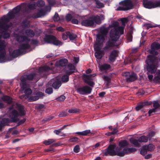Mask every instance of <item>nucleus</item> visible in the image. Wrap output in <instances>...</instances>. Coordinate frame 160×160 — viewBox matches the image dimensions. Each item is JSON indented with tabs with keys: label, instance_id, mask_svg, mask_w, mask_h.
I'll list each match as a JSON object with an SVG mask.
<instances>
[{
	"label": "nucleus",
	"instance_id": "nucleus-1",
	"mask_svg": "<svg viewBox=\"0 0 160 160\" xmlns=\"http://www.w3.org/2000/svg\"><path fill=\"white\" fill-rule=\"evenodd\" d=\"M119 22L112 21L107 28L102 27L100 28V34L97 36L96 42L94 48L96 52L95 53V57L98 59L102 57V54H104V51L108 50L110 48L118 46L115 44L120 35L124 33V27L119 26Z\"/></svg>",
	"mask_w": 160,
	"mask_h": 160
},
{
	"label": "nucleus",
	"instance_id": "nucleus-2",
	"mask_svg": "<svg viewBox=\"0 0 160 160\" xmlns=\"http://www.w3.org/2000/svg\"><path fill=\"white\" fill-rule=\"evenodd\" d=\"M146 62L147 64V74L149 81L160 82V71H157L158 67L157 58L153 55H148Z\"/></svg>",
	"mask_w": 160,
	"mask_h": 160
},
{
	"label": "nucleus",
	"instance_id": "nucleus-3",
	"mask_svg": "<svg viewBox=\"0 0 160 160\" xmlns=\"http://www.w3.org/2000/svg\"><path fill=\"white\" fill-rule=\"evenodd\" d=\"M34 33L32 30L30 29L24 30L19 35H16L15 36L19 42H23L19 49L15 50L12 53V56L17 57L21 54V51L28 49L30 47L29 42H30L28 37H32L34 35Z\"/></svg>",
	"mask_w": 160,
	"mask_h": 160
},
{
	"label": "nucleus",
	"instance_id": "nucleus-4",
	"mask_svg": "<svg viewBox=\"0 0 160 160\" xmlns=\"http://www.w3.org/2000/svg\"><path fill=\"white\" fill-rule=\"evenodd\" d=\"M14 109L9 115V118L12 122H16L18 120V117L24 115L25 113L24 107L21 105L15 103L10 108V111Z\"/></svg>",
	"mask_w": 160,
	"mask_h": 160
},
{
	"label": "nucleus",
	"instance_id": "nucleus-5",
	"mask_svg": "<svg viewBox=\"0 0 160 160\" xmlns=\"http://www.w3.org/2000/svg\"><path fill=\"white\" fill-rule=\"evenodd\" d=\"M133 0H125L119 2L121 5L116 10L117 11H126L132 8L134 5Z\"/></svg>",
	"mask_w": 160,
	"mask_h": 160
},
{
	"label": "nucleus",
	"instance_id": "nucleus-6",
	"mask_svg": "<svg viewBox=\"0 0 160 160\" xmlns=\"http://www.w3.org/2000/svg\"><path fill=\"white\" fill-rule=\"evenodd\" d=\"M22 8V6H17L14 8L12 12H9L7 16H3L0 20L3 22H8L9 19L13 18L15 15L18 14Z\"/></svg>",
	"mask_w": 160,
	"mask_h": 160
},
{
	"label": "nucleus",
	"instance_id": "nucleus-7",
	"mask_svg": "<svg viewBox=\"0 0 160 160\" xmlns=\"http://www.w3.org/2000/svg\"><path fill=\"white\" fill-rule=\"evenodd\" d=\"M103 153L106 155H109L110 156H115L117 155L119 152H121L120 151V148L118 147H116L115 145H110L108 148L105 149L103 151Z\"/></svg>",
	"mask_w": 160,
	"mask_h": 160
},
{
	"label": "nucleus",
	"instance_id": "nucleus-8",
	"mask_svg": "<svg viewBox=\"0 0 160 160\" xmlns=\"http://www.w3.org/2000/svg\"><path fill=\"white\" fill-rule=\"evenodd\" d=\"M1 19H0V20ZM8 22H2L0 20V33L2 34L3 38H7L9 37V34L6 32L7 29L11 26H8L7 23Z\"/></svg>",
	"mask_w": 160,
	"mask_h": 160
},
{
	"label": "nucleus",
	"instance_id": "nucleus-9",
	"mask_svg": "<svg viewBox=\"0 0 160 160\" xmlns=\"http://www.w3.org/2000/svg\"><path fill=\"white\" fill-rule=\"evenodd\" d=\"M44 41L47 43H52L53 44L58 46L61 45L62 43L57 40L55 37L52 36H47L44 38Z\"/></svg>",
	"mask_w": 160,
	"mask_h": 160
},
{
	"label": "nucleus",
	"instance_id": "nucleus-10",
	"mask_svg": "<svg viewBox=\"0 0 160 160\" xmlns=\"http://www.w3.org/2000/svg\"><path fill=\"white\" fill-rule=\"evenodd\" d=\"M143 4L144 7L149 9L158 7V1H148V0H143Z\"/></svg>",
	"mask_w": 160,
	"mask_h": 160
},
{
	"label": "nucleus",
	"instance_id": "nucleus-11",
	"mask_svg": "<svg viewBox=\"0 0 160 160\" xmlns=\"http://www.w3.org/2000/svg\"><path fill=\"white\" fill-rule=\"evenodd\" d=\"M122 75L123 76L126 77V79L127 81L132 82L137 78L136 74L133 72L130 74L129 72H124L122 73Z\"/></svg>",
	"mask_w": 160,
	"mask_h": 160
},
{
	"label": "nucleus",
	"instance_id": "nucleus-12",
	"mask_svg": "<svg viewBox=\"0 0 160 160\" xmlns=\"http://www.w3.org/2000/svg\"><path fill=\"white\" fill-rule=\"evenodd\" d=\"M48 84L52 87L55 89H58L61 85L60 79L58 78H56L51 80L49 82Z\"/></svg>",
	"mask_w": 160,
	"mask_h": 160
},
{
	"label": "nucleus",
	"instance_id": "nucleus-13",
	"mask_svg": "<svg viewBox=\"0 0 160 160\" xmlns=\"http://www.w3.org/2000/svg\"><path fill=\"white\" fill-rule=\"evenodd\" d=\"M70 71L68 72V75H64L62 76V81L63 82H67L68 80V75L74 72L75 67L72 64H69L68 66Z\"/></svg>",
	"mask_w": 160,
	"mask_h": 160
},
{
	"label": "nucleus",
	"instance_id": "nucleus-14",
	"mask_svg": "<svg viewBox=\"0 0 160 160\" xmlns=\"http://www.w3.org/2000/svg\"><path fill=\"white\" fill-rule=\"evenodd\" d=\"M91 90L90 87L86 86L78 88L77 91L79 94L83 95L90 93Z\"/></svg>",
	"mask_w": 160,
	"mask_h": 160
},
{
	"label": "nucleus",
	"instance_id": "nucleus-15",
	"mask_svg": "<svg viewBox=\"0 0 160 160\" xmlns=\"http://www.w3.org/2000/svg\"><path fill=\"white\" fill-rule=\"evenodd\" d=\"M96 75L95 74H90L88 75H84L83 76V78L84 82L90 86H92L94 84L93 82L91 81L92 78L94 77Z\"/></svg>",
	"mask_w": 160,
	"mask_h": 160
},
{
	"label": "nucleus",
	"instance_id": "nucleus-16",
	"mask_svg": "<svg viewBox=\"0 0 160 160\" xmlns=\"http://www.w3.org/2000/svg\"><path fill=\"white\" fill-rule=\"evenodd\" d=\"M137 151V149L133 148H126L124 149L121 152L118 153V156L120 157L123 156L125 154L132 152Z\"/></svg>",
	"mask_w": 160,
	"mask_h": 160
},
{
	"label": "nucleus",
	"instance_id": "nucleus-17",
	"mask_svg": "<svg viewBox=\"0 0 160 160\" xmlns=\"http://www.w3.org/2000/svg\"><path fill=\"white\" fill-rule=\"evenodd\" d=\"M160 45L159 44L154 42L151 46V50L150 52L151 54L154 55H156L158 54V52L157 50L160 48Z\"/></svg>",
	"mask_w": 160,
	"mask_h": 160
},
{
	"label": "nucleus",
	"instance_id": "nucleus-18",
	"mask_svg": "<svg viewBox=\"0 0 160 160\" xmlns=\"http://www.w3.org/2000/svg\"><path fill=\"white\" fill-rule=\"evenodd\" d=\"M45 4L44 2L42 0L38 1L36 4L35 2H32L28 5V7L30 9H33L35 8L36 6L38 7H42Z\"/></svg>",
	"mask_w": 160,
	"mask_h": 160
},
{
	"label": "nucleus",
	"instance_id": "nucleus-19",
	"mask_svg": "<svg viewBox=\"0 0 160 160\" xmlns=\"http://www.w3.org/2000/svg\"><path fill=\"white\" fill-rule=\"evenodd\" d=\"M21 88L20 91L22 93L24 91V92L25 94V96L32 93V91L30 88L26 89V85L25 83H21Z\"/></svg>",
	"mask_w": 160,
	"mask_h": 160
},
{
	"label": "nucleus",
	"instance_id": "nucleus-20",
	"mask_svg": "<svg viewBox=\"0 0 160 160\" xmlns=\"http://www.w3.org/2000/svg\"><path fill=\"white\" fill-rule=\"evenodd\" d=\"M118 51L114 50L112 51L109 57V60L110 62H114L117 58L118 56Z\"/></svg>",
	"mask_w": 160,
	"mask_h": 160
},
{
	"label": "nucleus",
	"instance_id": "nucleus-21",
	"mask_svg": "<svg viewBox=\"0 0 160 160\" xmlns=\"http://www.w3.org/2000/svg\"><path fill=\"white\" fill-rule=\"evenodd\" d=\"M35 76V75L34 74H31L28 76L24 75L22 76L21 78V83H25L27 80H31Z\"/></svg>",
	"mask_w": 160,
	"mask_h": 160
},
{
	"label": "nucleus",
	"instance_id": "nucleus-22",
	"mask_svg": "<svg viewBox=\"0 0 160 160\" xmlns=\"http://www.w3.org/2000/svg\"><path fill=\"white\" fill-rule=\"evenodd\" d=\"M68 61L66 59H62L58 61H57L56 62V65H57L56 68L57 69L59 68V67H64L66 66L68 64Z\"/></svg>",
	"mask_w": 160,
	"mask_h": 160
},
{
	"label": "nucleus",
	"instance_id": "nucleus-23",
	"mask_svg": "<svg viewBox=\"0 0 160 160\" xmlns=\"http://www.w3.org/2000/svg\"><path fill=\"white\" fill-rule=\"evenodd\" d=\"M43 96V93L42 92H38L35 96H33L29 98L28 99L29 101L32 102L38 100L39 98L42 97Z\"/></svg>",
	"mask_w": 160,
	"mask_h": 160
},
{
	"label": "nucleus",
	"instance_id": "nucleus-24",
	"mask_svg": "<svg viewBox=\"0 0 160 160\" xmlns=\"http://www.w3.org/2000/svg\"><path fill=\"white\" fill-rule=\"evenodd\" d=\"M82 25L88 27L92 26L94 24V22L92 20L89 19L83 20L81 22Z\"/></svg>",
	"mask_w": 160,
	"mask_h": 160
},
{
	"label": "nucleus",
	"instance_id": "nucleus-25",
	"mask_svg": "<svg viewBox=\"0 0 160 160\" xmlns=\"http://www.w3.org/2000/svg\"><path fill=\"white\" fill-rule=\"evenodd\" d=\"M104 17L103 15H101L100 16H97L94 18L95 22L97 24H100L102 20L104 19Z\"/></svg>",
	"mask_w": 160,
	"mask_h": 160
},
{
	"label": "nucleus",
	"instance_id": "nucleus-26",
	"mask_svg": "<svg viewBox=\"0 0 160 160\" xmlns=\"http://www.w3.org/2000/svg\"><path fill=\"white\" fill-rule=\"evenodd\" d=\"M110 67V65L108 64H104L99 66V68L102 71H106L109 70Z\"/></svg>",
	"mask_w": 160,
	"mask_h": 160
},
{
	"label": "nucleus",
	"instance_id": "nucleus-27",
	"mask_svg": "<svg viewBox=\"0 0 160 160\" xmlns=\"http://www.w3.org/2000/svg\"><path fill=\"white\" fill-rule=\"evenodd\" d=\"M78 15L77 14H68L66 15V18L67 20L69 21L71 20L73 18H78Z\"/></svg>",
	"mask_w": 160,
	"mask_h": 160
},
{
	"label": "nucleus",
	"instance_id": "nucleus-28",
	"mask_svg": "<svg viewBox=\"0 0 160 160\" xmlns=\"http://www.w3.org/2000/svg\"><path fill=\"white\" fill-rule=\"evenodd\" d=\"M128 142L126 140L122 141L119 142V146L120 147L118 148H120V151L121 150V148L126 146H128Z\"/></svg>",
	"mask_w": 160,
	"mask_h": 160
},
{
	"label": "nucleus",
	"instance_id": "nucleus-29",
	"mask_svg": "<svg viewBox=\"0 0 160 160\" xmlns=\"http://www.w3.org/2000/svg\"><path fill=\"white\" fill-rule=\"evenodd\" d=\"M148 137L145 136H142L138 138V141L140 142H146L148 141Z\"/></svg>",
	"mask_w": 160,
	"mask_h": 160
},
{
	"label": "nucleus",
	"instance_id": "nucleus-30",
	"mask_svg": "<svg viewBox=\"0 0 160 160\" xmlns=\"http://www.w3.org/2000/svg\"><path fill=\"white\" fill-rule=\"evenodd\" d=\"M2 99L7 103H9L12 102V99L9 96H4L2 98Z\"/></svg>",
	"mask_w": 160,
	"mask_h": 160
},
{
	"label": "nucleus",
	"instance_id": "nucleus-31",
	"mask_svg": "<svg viewBox=\"0 0 160 160\" xmlns=\"http://www.w3.org/2000/svg\"><path fill=\"white\" fill-rule=\"evenodd\" d=\"M56 141V140L54 139H48L47 140L44 141L43 143L46 145H48L53 143Z\"/></svg>",
	"mask_w": 160,
	"mask_h": 160
},
{
	"label": "nucleus",
	"instance_id": "nucleus-32",
	"mask_svg": "<svg viewBox=\"0 0 160 160\" xmlns=\"http://www.w3.org/2000/svg\"><path fill=\"white\" fill-rule=\"evenodd\" d=\"M130 142L134 146H139L138 141L133 138H131L130 139Z\"/></svg>",
	"mask_w": 160,
	"mask_h": 160
},
{
	"label": "nucleus",
	"instance_id": "nucleus-33",
	"mask_svg": "<svg viewBox=\"0 0 160 160\" xmlns=\"http://www.w3.org/2000/svg\"><path fill=\"white\" fill-rule=\"evenodd\" d=\"M50 69V68L48 67L45 66L43 67H42L40 68L39 69V71L40 72H45L49 71Z\"/></svg>",
	"mask_w": 160,
	"mask_h": 160
},
{
	"label": "nucleus",
	"instance_id": "nucleus-34",
	"mask_svg": "<svg viewBox=\"0 0 160 160\" xmlns=\"http://www.w3.org/2000/svg\"><path fill=\"white\" fill-rule=\"evenodd\" d=\"M147 151L146 146H144L142 147L140 151V153L142 155H144L147 153Z\"/></svg>",
	"mask_w": 160,
	"mask_h": 160
},
{
	"label": "nucleus",
	"instance_id": "nucleus-35",
	"mask_svg": "<svg viewBox=\"0 0 160 160\" xmlns=\"http://www.w3.org/2000/svg\"><path fill=\"white\" fill-rule=\"evenodd\" d=\"M146 147L148 151H150L153 150L155 148V146L152 144H150L147 146H146Z\"/></svg>",
	"mask_w": 160,
	"mask_h": 160
},
{
	"label": "nucleus",
	"instance_id": "nucleus-36",
	"mask_svg": "<svg viewBox=\"0 0 160 160\" xmlns=\"http://www.w3.org/2000/svg\"><path fill=\"white\" fill-rule=\"evenodd\" d=\"M132 32H130L128 33L126 36L127 40L128 42L132 41Z\"/></svg>",
	"mask_w": 160,
	"mask_h": 160
},
{
	"label": "nucleus",
	"instance_id": "nucleus-37",
	"mask_svg": "<svg viewBox=\"0 0 160 160\" xmlns=\"http://www.w3.org/2000/svg\"><path fill=\"white\" fill-rule=\"evenodd\" d=\"M10 120L8 118H3L1 121V123L4 125H7L10 122Z\"/></svg>",
	"mask_w": 160,
	"mask_h": 160
},
{
	"label": "nucleus",
	"instance_id": "nucleus-38",
	"mask_svg": "<svg viewBox=\"0 0 160 160\" xmlns=\"http://www.w3.org/2000/svg\"><path fill=\"white\" fill-rule=\"evenodd\" d=\"M69 32H66L65 33H63L62 35V39L63 40H66L69 37Z\"/></svg>",
	"mask_w": 160,
	"mask_h": 160
},
{
	"label": "nucleus",
	"instance_id": "nucleus-39",
	"mask_svg": "<svg viewBox=\"0 0 160 160\" xmlns=\"http://www.w3.org/2000/svg\"><path fill=\"white\" fill-rule=\"evenodd\" d=\"M96 7L98 8H103L104 6V5L103 3L100 2L98 1H96Z\"/></svg>",
	"mask_w": 160,
	"mask_h": 160
},
{
	"label": "nucleus",
	"instance_id": "nucleus-40",
	"mask_svg": "<svg viewBox=\"0 0 160 160\" xmlns=\"http://www.w3.org/2000/svg\"><path fill=\"white\" fill-rule=\"evenodd\" d=\"M90 133L92 134V133L91 132L90 130H87L82 131V136H87Z\"/></svg>",
	"mask_w": 160,
	"mask_h": 160
},
{
	"label": "nucleus",
	"instance_id": "nucleus-41",
	"mask_svg": "<svg viewBox=\"0 0 160 160\" xmlns=\"http://www.w3.org/2000/svg\"><path fill=\"white\" fill-rule=\"evenodd\" d=\"M59 20L60 18L58 14L57 13H55L53 17V20L54 21L57 22Z\"/></svg>",
	"mask_w": 160,
	"mask_h": 160
},
{
	"label": "nucleus",
	"instance_id": "nucleus-42",
	"mask_svg": "<svg viewBox=\"0 0 160 160\" xmlns=\"http://www.w3.org/2000/svg\"><path fill=\"white\" fill-rule=\"evenodd\" d=\"M79 111V109L76 108H73L69 109L68 112L70 113H76Z\"/></svg>",
	"mask_w": 160,
	"mask_h": 160
},
{
	"label": "nucleus",
	"instance_id": "nucleus-43",
	"mask_svg": "<svg viewBox=\"0 0 160 160\" xmlns=\"http://www.w3.org/2000/svg\"><path fill=\"white\" fill-rule=\"evenodd\" d=\"M121 20L122 22V25L124 26L126 24L128 21V19L127 18H122Z\"/></svg>",
	"mask_w": 160,
	"mask_h": 160
},
{
	"label": "nucleus",
	"instance_id": "nucleus-44",
	"mask_svg": "<svg viewBox=\"0 0 160 160\" xmlns=\"http://www.w3.org/2000/svg\"><path fill=\"white\" fill-rule=\"evenodd\" d=\"M77 37V36L74 34H71L69 32V38L71 40H74Z\"/></svg>",
	"mask_w": 160,
	"mask_h": 160
},
{
	"label": "nucleus",
	"instance_id": "nucleus-45",
	"mask_svg": "<svg viewBox=\"0 0 160 160\" xmlns=\"http://www.w3.org/2000/svg\"><path fill=\"white\" fill-rule=\"evenodd\" d=\"M144 106V104L142 103L138 105L136 107V109L137 111H138L140 110L141 109L143 108Z\"/></svg>",
	"mask_w": 160,
	"mask_h": 160
},
{
	"label": "nucleus",
	"instance_id": "nucleus-46",
	"mask_svg": "<svg viewBox=\"0 0 160 160\" xmlns=\"http://www.w3.org/2000/svg\"><path fill=\"white\" fill-rule=\"evenodd\" d=\"M73 151L76 153L79 152L80 151V147L79 146L77 145L75 146L73 148Z\"/></svg>",
	"mask_w": 160,
	"mask_h": 160
},
{
	"label": "nucleus",
	"instance_id": "nucleus-47",
	"mask_svg": "<svg viewBox=\"0 0 160 160\" xmlns=\"http://www.w3.org/2000/svg\"><path fill=\"white\" fill-rule=\"evenodd\" d=\"M52 89L51 88H49L46 89V92L48 94H50L52 92Z\"/></svg>",
	"mask_w": 160,
	"mask_h": 160
},
{
	"label": "nucleus",
	"instance_id": "nucleus-48",
	"mask_svg": "<svg viewBox=\"0 0 160 160\" xmlns=\"http://www.w3.org/2000/svg\"><path fill=\"white\" fill-rule=\"evenodd\" d=\"M153 107L156 110V109L160 107V105L158 102H154L153 103Z\"/></svg>",
	"mask_w": 160,
	"mask_h": 160
},
{
	"label": "nucleus",
	"instance_id": "nucleus-49",
	"mask_svg": "<svg viewBox=\"0 0 160 160\" xmlns=\"http://www.w3.org/2000/svg\"><path fill=\"white\" fill-rule=\"evenodd\" d=\"M65 99V97L63 95H62L58 98H57V100L59 101H63Z\"/></svg>",
	"mask_w": 160,
	"mask_h": 160
},
{
	"label": "nucleus",
	"instance_id": "nucleus-50",
	"mask_svg": "<svg viewBox=\"0 0 160 160\" xmlns=\"http://www.w3.org/2000/svg\"><path fill=\"white\" fill-rule=\"evenodd\" d=\"M67 112L65 111L61 112L59 114V116L60 117L66 116L67 115Z\"/></svg>",
	"mask_w": 160,
	"mask_h": 160
},
{
	"label": "nucleus",
	"instance_id": "nucleus-51",
	"mask_svg": "<svg viewBox=\"0 0 160 160\" xmlns=\"http://www.w3.org/2000/svg\"><path fill=\"white\" fill-rule=\"evenodd\" d=\"M78 138L77 137H74L71 138L69 139V141L70 142H78Z\"/></svg>",
	"mask_w": 160,
	"mask_h": 160
},
{
	"label": "nucleus",
	"instance_id": "nucleus-52",
	"mask_svg": "<svg viewBox=\"0 0 160 160\" xmlns=\"http://www.w3.org/2000/svg\"><path fill=\"white\" fill-rule=\"evenodd\" d=\"M155 132L153 131L150 132L148 135V137L149 139H150L155 135Z\"/></svg>",
	"mask_w": 160,
	"mask_h": 160
},
{
	"label": "nucleus",
	"instance_id": "nucleus-53",
	"mask_svg": "<svg viewBox=\"0 0 160 160\" xmlns=\"http://www.w3.org/2000/svg\"><path fill=\"white\" fill-rule=\"evenodd\" d=\"M156 111V110L154 108L150 109L148 112L149 116H150L152 113H154Z\"/></svg>",
	"mask_w": 160,
	"mask_h": 160
},
{
	"label": "nucleus",
	"instance_id": "nucleus-54",
	"mask_svg": "<svg viewBox=\"0 0 160 160\" xmlns=\"http://www.w3.org/2000/svg\"><path fill=\"white\" fill-rule=\"evenodd\" d=\"M74 18H73L72 19V23L75 24H78V21L77 19H74Z\"/></svg>",
	"mask_w": 160,
	"mask_h": 160
},
{
	"label": "nucleus",
	"instance_id": "nucleus-55",
	"mask_svg": "<svg viewBox=\"0 0 160 160\" xmlns=\"http://www.w3.org/2000/svg\"><path fill=\"white\" fill-rule=\"evenodd\" d=\"M61 132V131L60 129H58V130H55L54 131V132L55 133L56 135L59 134Z\"/></svg>",
	"mask_w": 160,
	"mask_h": 160
},
{
	"label": "nucleus",
	"instance_id": "nucleus-56",
	"mask_svg": "<svg viewBox=\"0 0 160 160\" xmlns=\"http://www.w3.org/2000/svg\"><path fill=\"white\" fill-rule=\"evenodd\" d=\"M103 78L107 81H108L109 80L110 78L108 76H103Z\"/></svg>",
	"mask_w": 160,
	"mask_h": 160
},
{
	"label": "nucleus",
	"instance_id": "nucleus-57",
	"mask_svg": "<svg viewBox=\"0 0 160 160\" xmlns=\"http://www.w3.org/2000/svg\"><path fill=\"white\" fill-rule=\"evenodd\" d=\"M56 30L58 31H63V28L61 27H60L57 28Z\"/></svg>",
	"mask_w": 160,
	"mask_h": 160
},
{
	"label": "nucleus",
	"instance_id": "nucleus-58",
	"mask_svg": "<svg viewBox=\"0 0 160 160\" xmlns=\"http://www.w3.org/2000/svg\"><path fill=\"white\" fill-rule=\"evenodd\" d=\"M105 94V92H102L99 93V95L100 97H103Z\"/></svg>",
	"mask_w": 160,
	"mask_h": 160
},
{
	"label": "nucleus",
	"instance_id": "nucleus-59",
	"mask_svg": "<svg viewBox=\"0 0 160 160\" xmlns=\"http://www.w3.org/2000/svg\"><path fill=\"white\" fill-rule=\"evenodd\" d=\"M74 62L75 63H77L78 61H79V58H74Z\"/></svg>",
	"mask_w": 160,
	"mask_h": 160
},
{
	"label": "nucleus",
	"instance_id": "nucleus-60",
	"mask_svg": "<svg viewBox=\"0 0 160 160\" xmlns=\"http://www.w3.org/2000/svg\"><path fill=\"white\" fill-rule=\"evenodd\" d=\"M118 132V130L117 128H114L113 129V131L112 132V133L114 134H116Z\"/></svg>",
	"mask_w": 160,
	"mask_h": 160
},
{
	"label": "nucleus",
	"instance_id": "nucleus-61",
	"mask_svg": "<svg viewBox=\"0 0 160 160\" xmlns=\"http://www.w3.org/2000/svg\"><path fill=\"white\" fill-rule=\"evenodd\" d=\"M26 121V119H23L21 120L19 122V124H22L23 123Z\"/></svg>",
	"mask_w": 160,
	"mask_h": 160
},
{
	"label": "nucleus",
	"instance_id": "nucleus-62",
	"mask_svg": "<svg viewBox=\"0 0 160 160\" xmlns=\"http://www.w3.org/2000/svg\"><path fill=\"white\" fill-rule=\"evenodd\" d=\"M112 134H114L112 133V132H108L106 133L105 135L107 136H111Z\"/></svg>",
	"mask_w": 160,
	"mask_h": 160
},
{
	"label": "nucleus",
	"instance_id": "nucleus-63",
	"mask_svg": "<svg viewBox=\"0 0 160 160\" xmlns=\"http://www.w3.org/2000/svg\"><path fill=\"white\" fill-rule=\"evenodd\" d=\"M48 2L50 4L52 5L53 3H54V1L52 0H49Z\"/></svg>",
	"mask_w": 160,
	"mask_h": 160
},
{
	"label": "nucleus",
	"instance_id": "nucleus-64",
	"mask_svg": "<svg viewBox=\"0 0 160 160\" xmlns=\"http://www.w3.org/2000/svg\"><path fill=\"white\" fill-rule=\"evenodd\" d=\"M61 144L60 142H57L54 144L53 145L55 146H58L60 145Z\"/></svg>",
	"mask_w": 160,
	"mask_h": 160
}]
</instances>
